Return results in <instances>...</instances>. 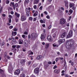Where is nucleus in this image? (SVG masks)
<instances>
[{
  "label": "nucleus",
  "mask_w": 77,
  "mask_h": 77,
  "mask_svg": "<svg viewBox=\"0 0 77 77\" xmlns=\"http://www.w3.org/2000/svg\"><path fill=\"white\" fill-rule=\"evenodd\" d=\"M61 9H62V10H63V11H64V8H63L62 7L61 8Z\"/></svg>",
  "instance_id": "nucleus-60"
},
{
  "label": "nucleus",
  "mask_w": 77,
  "mask_h": 77,
  "mask_svg": "<svg viewBox=\"0 0 77 77\" xmlns=\"http://www.w3.org/2000/svg\"><path fill=\"white\" fill-rule=\"evenodd\" d=\"M53 47H56L57 46V45H56L55 44H53Z\"/></svg>",
  "instance_id": "nucleus-47"
},
{
  "label": "nucleus",
  "mask_w": 77,
  "mask_h": 77,
  "mask_svg": "<svg viewBox=\"0 0 77 77\" xmlns=\"http://www.w3.org/2000/svg\"><path fill=\"white\" fill-rule=\"evenodd\" d=\"M13 34L14 36H15L17 35V32H13L12 33V36L13 35Z\"/></svg>",
  "instance_id": "nucleus-22"
},
{
  "label": "nucleus",
  "mask_w": 77,
  "mask_h": 77,
  "mask_svg": "<svg viewBox=\"0 0 77 77\" xmlns=\"http://www.w3.org/2000/svg\"><path fill=\"white\" fill-rule=\"evenodd\" d=\"M33 7L34 9H36L37 8V7L36 6V5H34Z\"/></svg>",
  "instance_id": "nucleus-34"
},
{
  "label": "nucleus",
  "mask_w": 77,
  "mask_h": 77,
  "mask_svg": "<svg viewBox=\"0 0 77 77\" xmlns=\"http://www.w3.org/2000/svg\"><path fill=\"white\" fill-rule=\"evenodd\" d=\"M9 23H11V19L9 20Z\"/></svg>",
  "instance_id": "nucleus-58"
},
{
  "label": "nucleus",
  "mask_w": 77,
  "mask_h": 77,
  "mask_svg": "<svg viewBox=\"0 0 77 77\" xmlns=\"http://www.w3.org/2000/svg\"><path fill=\"white\" fill-rule=\"evenodd\" d=\"M66 26H67V27H68L69 26V23H67L66 25Z\"/></svg>",
  "instance_id": "nucleus-52"
},
{
  "label": "nucleus",
  "mask_w": 77,
  "mask_h": 77,
  "mask_svg": "<svg viewBox=\"0 0 77 77\" xmlns=\"http://www.w3.org/2000/svg\"><path fill=\"white\" fill-rule=\"evenodd\" d=\"M24 61H25L24 60H22L20 62L21 63H23V62H24Z\"/></svg>",
  "instance_id": "nucleus-38"
},
{
  "label": "nucleus",
  "mask_w": 77,
  "mask_h": 77,
  "mask_svg": "<svg viewBox=\"0 0 77 77\" xmlns=\"http://www.w3.org/2000/svg\"><path fill=\"white\" fill-rule=\"evenodd\" d=\"M29 20H32V19H33V18H32V17H30L29 18Z\"/></svg>",
  "instance_id": "nucleus-42"
},
{
  "label": "nucleus",
  "mask_w": 77,
  "mask_h": 77,
  "mask_svg": "<svg viewBox=\"0 0 77 77\" xmlns=\"http://www.w3.org/2000/svg\"><path fill=\"white\" fill-rule=\"evenodd\" d=\"M47 39L49 42H51L53 41V38H52L51 35H49Z\"/></svg>",
  "instance_id": "nucleus-6"
},
{
  "label": "nucleus",
  "mask_w": 77,
  "mask_h": 77,
  "mask_svg": "<svg viewBox=\"0 0 77 77\" xmlns=\"http://www.w3.org/2000/svg\"><path fill=\"white\" fill-rule=\"evenodd\" d=\"M14 31H17V29H16V28H14V29H13Z\"/></svg>",
  "instance_id": "nucleus-51"
},
{
  "label": "nucleus",
  "mask_w": 77,
  "mask_h": 77,
  "mask_svg": "<svg viewBox=\"0 0 77 77\" xmlns=\"http://www.w3.org/2000/svg\"><path fill=\"white\" fill-rule=\"evenodd\" d=\"M21 20L22 21H24L26 20V17L25 16H22L21 17Z\"/></svg>",
  "instance_id": "nucleus-8"
},
{
  "label": "nucleus",
  "mask_w": 77,
  "mask_h": 77,
  "mask_svg": "<svg viewBox=\"0 0 77 77\" xmlns=\"http://www.w3.org/2000/svg\"><path fill=\"white\" fill-rule=\"evenodd\" d=\"M7 57L8 59H11V58L9 56H7Z\"/></svg>",
  "instance_id": "nucleus-62"
},
{
  "label": "nucleus",
  "mask_w": 77,
  "mask_h": 77,
  "mask_svg": "<svg viewBox=\"0 0 77 77\" xmlns=\"http://www.w3.org/2000/svg\"><path fill=\"white\" fill-rule=\"evenodd\" d=\"M34 72L35 74H37L39 72V68H35L34 69Z\"/></svg>",
  "instance_id": "nucleus-11"
},
{
  "label": "nucleus",
  "mask_w": 77,
  "mask_h": 77,
  "mask_svg": "<svg viewBox=\"0 0 77 77\" xmlns=\"http://www.w3.org/2000/svg\"><path fill=\"white\" fill-rule=\"evenodd\" d=\"M37 66V65H36V64H33V66H32V67L33 68H35V67H36V66Z\"/></svg>",
  "instance_id": "nucleus-28"
},
{
  "label": "nucleus",
  "mask_w": 77,
  "mask_h": 77,
  "mask_svg": "<svg viewBox=\"0 0 77 77\" xmlns=\"http://www.w3.org/2000/svg\"><path fill=\"white\" fill-rule=\"evenodd\" d=\"M50 44L48 43H46L45 44V49H47L49 47Z\"/></svg>",
  "instance_id": "nucleus-13"
},
{
  "label": "nucleus",
  "mask_w": 77,
  "mask_h": 77,
  "mask_svg": "<svg viewBox=\"0 0 77 77\" xmlns=\"http://www.w3.org/2000/svg\"><path fill=\"white\" fill-rule=\"evenodd\" d=\"M38 11H36L35 13L33 14V16L34 17H36V16H37L38 15Z\"/></svg>",
  "instance_id": "nucleus-19"
},
{
  "label": "nucleus",
  "mask_w": 77,
  "mask_h": 77,
  "mask_svg": "<svg viewBox=\"0 0 77 77\" xmlns=\"http://www.w3.org/2000/svg\"><path fill=\"white\" fill-rule=\"evenodd\" d=\"M19 44H23V42H21V41H20L19 42Z\"/></svg>",
  "instance_id": "nucleus-40"
},
{
  "label": "nucleus",
  "mask_w": 77,
  "mask_h": 77,
  "mask_svg": "<svg viewBox=\"0 0 77 77\" xmlns=\"http://www.w3.org/2000/svg\"><path fill=\"white\" fill-rule=\"evenodd\" d=\"M2 15L3 17H5L6 16V14H2Z\"/></svg>",
  "instance_id": "nucleus-53"
},
{
  "label": "nucleus",
  "mask_w": 77,
  "mask_h": 77,
  "mask_svg": "<svg viewBox=\"0 0 77 77\" xmlns=\"http://www.w3.org/2000/svg\"><path fill=\"white\" fill-rule=\"evenodd\" d=\"M39 9L40 10H42V6H41Z\"/></svg>",
  "instance_id": "nucleus-49"
},
{
  "label": "nucleus",
  "mask_w": 77,
  "mask_h": 77,
  "mask_svg": "<svg viewBox=\"0 0 77 77\" xmlns=\"http://www.w3.org/2000/svg\"><path fill=\"white\" fill-rule=\"evenodd\" d=\"M57 68V66H54L53 68L54 69H56Z\"/></svg>",
  "instance_id": "nucleus-54"
},
{
  "label": "nucleus",
  "mask_w": 77,
  "mask_h": 77,
  "mask_svg": "<svg viewBox=\"0 0 77 77\" xmlns=\"http://www.w3.org/2000/svg\"><path fill=\"white\" fill-rule=\"evenodd\" d=\"M9 18H10L11 19V18H12V16H11V15H9Z\"/></svg>",
  "instance_id": "nucleus-43"
},
{
  "label": "nucleus",
  "mask_w": 77,
  "mask_h": 77,
  "mask_svg": "<svg viewBox=\"0 0 77 77\" xmlns=\"http://www.w3.org/2000/svg\"><path fill=\"white\" fill-rule=\"evenodd\" d=\"M7 24L8 25V26H10L11 24H10V23H7Z\"/></svg>",
  "instance_id": "nucleus-61"
},
{
  "label": "nucleus",
  "mask_w": 77,
  "mask_h": 77,
  "mask_svg": "<svg viewBox=\"0 0 77 77\" xmlns=\"http://www.w3.org/2000/svg\"><path fill=\"white\" fill-rule=\"evenodd\" d=\"M40 22L41 23H44V21L42 20H40Z\"/></svg>",
  "instance_id": "nucleus-41"
},
{
  "label": "nucleus",
  "mask_w": 77,
  "mask_h": 77,
  "mask_svg": "<svg viewBox=\"0 0 77 77\" xmlns=\"http://www.w3.org/2000/svg\"><path fill=\"white\" fill-rule=\"evenodd\" d=\"M75 5L74 4L70 3L69 4V6L70 8H72V7H74Z\"/></svg>",
  "instance_id": "nucleus-15"
},
{
  "label": "nucleus",
  "mask_w": 77,
  "mask_h": 77,
  "mask_svg": "<svg viewBox=\"0 0 77 77\" xmlns=\"http://www.w3.org/2000/svg\"><path fill=\"white\" fill-rule=\"evenodd\" d=\"M47 67L48 66H47V65H45V69H47Z\"/></svg>",
  "instance_id": "nucleus-56"
},
{
  "label": "nucleus",
  "mask_w": 77,
  "mask_h": 77,
  "mask_svg": "<svg viewBox=\"0 0 77 77\" xmlns=\"http://www.w3.org/2000/svg\"><path fill=\"white\" fill-rule=\"evenodd\" d=\"M20 70L19 69H18L15 71V75H19V74H20Z\"/></svg>",
  "instance_id": "nucleus-7"
},
{
  "label": "nucleus",
  "mask_w": 77,
  "mask_h": 77,
  "mask_svg": "<svg viewBox=\"0 0 77 77\" xmlns=\"http://www.w3.org/2000/svg\"><path fill=\"white\" fill-rule=\"evenodd\" d=\"M29 52L30 54H33V53L30 51H29Z\"/></svg>",
  "instance_id": "nucleus-36"
},
{
  "label": "nucleus",
  "mask_w": 77,
  "mask_h": 77,
  "mask_svg": "<svg viewBox=\"0 0 77 77\" xmlns=\"http://www.w3.org/2000/svg\"><path fill=\"white\" fill-rule=\"evenodd\" d=\"M47 18H48V19H49L50 18V16L48 15L46 17Z\"/></svg>",
  "instance_id": "nucleus-50"
},
{
  "label": "nucleus",
  "mask_w": 77,
  "mask_h": 77,
  "mask_svg": "<svg viewBox=\"0 0 77 77\" xmlns=\"http://www.w3.org/2000/svg\"><path fill=\"white\" fill-rule=\"evenodd\" d=\"M31 9V8L30 7H28L26 9V12L27 15L29 16V13L30 12V10Z\"/></svg>",
  "instance_id": "nucleus-4"
},
{
  "label": "nucleus",
  "mask_w": 77,
  "mask_h": 77,
  "mask_svg": "<svg viewBox=\"0 0 77 77\" xmlns=\"http://www.w3.org/2000/svg\"><path fill=\"white\" fill-rule=\"evenodd\" d=\"M13 42H16V40H15L14 38H13Z\"/></svg>",
  "instance_id": "nucleus-37"
},
{
  "label": "nucleus",
  "mask_w": 77,
  "mask_h": 77,
  "mask_svg": "<svg viewBox=\"0 0 77 77\" xmlns=\"http://www.w3.org/2000/svg\"><path fill=\"white\" fill-rule=\"evenodd\" d=\"M72 36V31H70L68 35L67 36V38H71Z\"/></svg>",
  "instance_id": "nucleus-5"
},
{
  "label": "nucleus",
  "mask_w": 77,
  "mask_h": 77,
  "mask_svg": "<svg viewBox=\"0 0 77 77\" xmlns=\"http://www.w3.org/2000/svg\"><path fill=\"white\" fill-rule=\"evenodd\" d=\"M19 17H16V18L15 19V20L16 21V23H17L18 21V20H19Z\"/></svg>",
  "instance_id": "nucleus-26"
},
{
  "label": "nucleus",
  "mask_w": 77,
  "mask_h": 77,
  "mask_svg": "<svg viewBox=\"0 0 77 77\" xmlns=\"http://www.w3.org/2000/svg\"><path fill=\"white\" fill-rule=\"evenodd\" d=\"M31 63V61H29L28 63V65H30Z\"/></svg>",
  "instance_id": "nucleus-64"
},
{
  "label": "nucleus",
  "mask_w": 77,
  "mask_h": 77,
  "mask_svg": "<svg viewBox=\"0 0 77 77\" xmlns=\"http://www.w3.org/2000/svg\"><path fill=\"white\" fill-rule=\"evenodd\" d=\"M65 39H61V40H59L58 41V42L60 44H62V43H63V42H65Z\"/></svg>",
  "instance_id": "nucleus-9"
},
{
  "label": "nucleus",
  "mask_w": 77,
  "mask_h": 77,
  "mask_svg": "<svg viewBox=\"0 0 77 77\" xmlns=\"http://www.w3.org/2000/svg\"><path fill=\"white\" fill-rule=\"evenodd\" d=\"M57 54L58 55H60V52H57Z\"/></svg>",
  "instance_id": "nucleus-46"
},
{
  "label": "nucleus",
  "mask_w": 77,
  "mask_h": 77,
  "mask_svg": "<svg viewBox=\"0 0 77 77\" xmlns=\"http://www.w3.org/2000/svg\"><path fill=\"white\" fill-rule=\"evenodd\" d=\"M58 60H59V58H56V59L55 60V61H56V62H57V61H58Z\"/></svg>",
  "instance_id": "nucleus-39"
},
{
  "label": "nucleus",
  "mask_w": 77,
  "mask_h": 77,
  "mask_svg": "<svg viewBox=\"0 0 77 77\" xmlns=\"http://www.w3.org/2000/svg\"><path fill=\"white\" fill-rule=\"evenodd\" d=\"M51 25H49L48 27V29H51Z\"/></svg>",
  "instance_id": "nucleus-31"
},
{
  "label": "nucleus",
  "mask_w": 77,
  "mask_h": 77,
  "mask_svg": "<svg viewBox=\"0 0 77 77\" xmlns=\"http://www.w3.org/2000/svg\"><path fill=\"white\" fill-rule=\"evenodd\" d=\"M66 23V20L64 18H62L60 19V24H64Z\"/></svg>",
  "instance_id": "nucleus-3"
},
{
  "label": "nucleus",
  "mask_w": 77,
  "mask_h": 77,
  "mask_svg": "<svg viewBox=\"0 0 77 77\" xmlns=\"http://www.w3.org/2000/svg\"><path fill=\"white\" fill-rule=\"evenodd\" d=\"M26 75L22 73L20 75V77H25Z\"/></svg>",
  "instance_id": "nucleus-25"
},
{
  "label": "nucleus",
  "mask_w": 77,
  "mask_h": 77,
  "mask_svg": "<svg viewBox=\"0 0 77 77\" xmlns=\"http://www.w3.org/2000/svg\"><path fill=\"white\" fill-rule=\"evenodd\" d=\"M15 14L17 16V18H19L20 17V14H18L17 13L15 12Z\"/></svg>",
  "instance_id": "nucleus-20"
},
{
  "label": "nucleus",
  "mask_w": 77,
  "mask_h": 77,
  "mask_svg": "<svg viewBox=\"0 0 77 77\" xmlns=\"http://www.w3.org/2000/svg\"><path fill=\"white\" fill-rule=\"evenodd\" d=\"M60 60H63V57H60L59 58Z\"/></svg>",
  "instance_id": "nucleus-44"
},
{
  "label": "nucleus",
  "mask_w": 77,
  "mask_h": 77,
  "mask_svg": "<svg viewBox=\"0 0 77 77\" xmlns=\"http://www.w3.org/2000/svg\"><path fill=\"white\" fill-rule=\"evenodd\" d=\"M65 36V33H64L62 35H61V37L62 38H64Z\"/></svg>",
  "instance_id": "nucleus-23"
},
{
  "label": "nucleus",
  "mask_w": 77,
  "mask_h": 77,
  "mask_svg": "<svg viewBox=\"0 0 77 77\" xmlns=\"http://www.w3.org/2000/svg\"><path fill=\"white\" fill-rule=\"evenodd\" d=\"M21 45H18L17 47V49H18L20 48V47H21Z\"/></svg>",
  "instance_id": "nucleus-33"
},
{
  "label": "nucleus",
  "mask_w": 77,
  "mask_h": 77,
  "mask_svg": "<svg viewBox=\"0 0 77 77\" xmlns=\"http://www.w3.org/2000/svg\"><path fill=\"white\" fill-rule=\"evenodd\" d=\"M65 77H68V75L66 74H65V75H64Z\"/></svg>",
  "instance_id": "nucleus-45"
},
{
  "label": "nucleus",
  "mask_w": 77,
  "mask_h": 77,
  "mask_svg": "<svg viewBox=\"0 0 77 77\" xmlns=\"http://www.w3.org/2000/svg\"><path fill=\"white\" fill-rule=\"evenodd\" d=\"M74 72H71L69 73L70 74H74Z\"/></svg>",
  "instance_id": "nucleus-55"
},
{
  "label": "nucleus",
  "mask_w": 77,
  "mask_h": 77,
  "mask_svg": "<svg viewBox=\"0 0 77 77\" xmlns=\"http://www.w3.org/2000/svg\"><path fill=\"white\" fill-rule=\"evenodd\" d=\"M69 12L70 13V14H72V12H73V11H72V9H70L69 11Z\"/></svg>",
  "instance_id": "nucleus-27"
},
{
  "label": "nucleus",
  "mask_w": 77,
  "mask_h": 77,
  "mask_svg": "<svg viewBox=\"0 0 77 77\" xmlns=\"http://www.w3.org/2000/svg\"><path fill=\"white\" fill-rule=\"evenodd\" d=\"M29 45V42L27 40H25L24 41V45L25 47H28Z\"/></svg>",
  "instance_id": "nucleus-10"
},
{
  "label": "nucleus",
  "mask_w": 77,
  "mask_h": 77,
  "mask_svg": "<svg viewBox=\"0 0 77 77\" xmlns=\"http://www.w3.org/2000/svg\"><path fill=\"white\" fill-rule=\"evenodd\" d=\"M45 38V34H42L41 35V39H44Z\"/></svg>",
  "instance_id": "nucleus-12"
},
{
  "label": "nucleus",
  "mask_w": 77,
  "mask_h": 77,
  "mask_svg": "<svg viewBox=\"0 0 77 77\" xmlns=\"http://www.w3.org/2000/svg\"><path fill=\"white\" fill-rule=\"evenodd\" d=\"M22 38H25V35H22Z\"/></svg>",
  "instance_id": "nucleus-57"
},
{
  "label": "nucleus",
  "mask_w": 77,
  "mask_h": 77,
  "mask_svg": "<svg viewBox=\"0 0 77 77\" xmlns=\"http://www.w3.org/2000/svg\"><path fill=\"white\" fill-rule=\"evenodd\" d=\"M37 37V34L35 33H32L31 35L30 38L32 39H35Z\"/></svg>",
  "instance_id": "nucleus-2"
},
{
  "label": "nucleus",
  "mask_w": 77,
  "mask_h": 77,
  "mask_svg": "<svg viewBox=\"0 0 77 77\" xmlns=\"http://www.w3.org/2000/svg\"><path fill=\"white\" fill-rule=\"evenodd\" d=\"M12 48H13L14 50V49H15V48H16V45H13L12 46Z\"/></svg>",
  "instance_id": "nucleus-32"
},
{
  "label": "nucleus",
  "mask_w": 77,
  "mask_h": 77,
  "mask_svg": "<svg viewBox=\"0 0 77 77\" xmlns=\"http://www.w3.org/2000/svg\"><path fill=\"white\" fill-rule=\"evenodd\" d=\"M65 7H66L67 8H68L69 6H68V3L66 2H65Z\"/></svg>",
  "instance_id": "nucleus-18"
},
{
  "label": "nucleus",
  "mask_w": 77,
  "mask_h": 77,
  "mask_svg": "<svg viewBox=\"0 0 77 77\" xmlns=\"http://www.w3.org/2000/svg\"><path fill=\"white\" fill-rule=\"evenodd\" d=\"M42 57V56H41V55H39V56H38L36 59H41V58Z\"/></svg>",
  "instance_id": "nucleus-24"
},
{
  "label": "nucleus",
  "mask_w": 77,
  "mask_h": 77,
  "mask_svg": "<svg viewBox=\"0 0 77 77\" xmlns=\"http://www.w3.org/2000/svg\"><path fill=\"white\" fill-rule=\"evenodd\" d=\"M54 72L57 73V74H58V73L60 72V69H56L54 70Z\"/></svg>",
  "instance_id": "nucleus-14"
},
{
  "label": "nucleus",
  "mask_w": 77,
  "mask_h": 77,
  "mask_svg": "<svg viewBox=\"0 0 77 77\" xmlns=\"http://www.w3.org/2000/svg\"><path fill=\"white\" fill-rule=\"evenodd\" d=\"M39 2V0H34L33 4L35 5V4H38Z\"/></svg>",
  "instance_id": "nucleus-16"
},
{
  "label": "nucleus",
  "mask_w": 77,
  "mask_h": 77,
  "mask_svg": "<svg viewBox=\"0 0 77 77\" xmlns=\"http://www.w3.org/2000/svg\"><path fill=\"white\" fill-rule=\"evenodd\" d=\"M6 4H7V5H8L9 3V1L8 0H6Z\"/></svg>",
  "instance_id": "nucleus-29"
},
{
  "label": "nucleus",
  "mask_w": 77,
  "mask_h": 77,
  "mask_svg": "<svg viewBox=\"0 0 77 77\" xmlns=\"http://www.w3.org/2000/svg\"><path fill=\"white\" fill-rule=\"evenodd\" d=\"M30 1L29 0H25V2H24V3H26V4H28L29 3Z\"/></svg>",
  "instance_id": "nucleus-21"
},
{
  "label": "nucleus",
  "mask_w": 77,
  "mask_h": 77,
  "mask_svg": "<svg viewBox=\"0 0 77 77\" xmlns=\"http://www.w3.org/2000/svg\"><path fill=\"white\" fill-rule=\"evenodd\" d=\"M3 72V70L2 69H0V72Z\"/></svg>",
  "instance_id": "nucleus-63"
},
{
  "label": "nucleus",
  "mask_w": 77,
  "mask_h": 77,
  "mask_svg": "<svg viewBox=\"0 0 77 77\" xmlns=\"http://www.w3.org/2000/svg\"><path fill=\"white\" fill-rule=\"evenodd\" d=\"M13 28V26H11L9 27V29H12Z\"/></svg>",
  "instance_id": "nucleus-35"
},
{
  "label": "nucleus",
  "mask_w": 77,
  "mask_h": 77,
  "mask_svg": "<svg viewBox=\"0 0 77 77\" xmlns=\"http://www.w3.org/2000/svg\"><path fill=\"white\" fill-rule=\"evenodd\" d=\"M48 63L49 64H52V63H51V62H48Z\"/></svg>",
  "instance_id": "nucleus-48"
},
{
  "label": "nucleus",
  "mask_w": 77,
  "mask_h": 77,
  "mask_svg": "<svg viewBox=\"0 0 77 77\" xmlns=\"http://www.w3.org/2000/svg\"><path fill=\"white\" fill-rule=\"evenodd\" d=\"M74 40L72 39H70L69 40V42L66 44V47L67 48H68L71 47L72 45H74Z\"/></svg>",
  "instance_id": "nucleus-1"
},
{
  "label": "nucleus",
  "mask_w": 77,
  "mask_h": 77,
  "mask_svg": "<svg viewBox=\"0 0 77 77\" xmlns=\"http://www.w3.org/2000/svg\"><path fill=\"white\" fill-rule=\"evenodd\" d=\"M71 19V17L70 16L69 17V19H68L69 21V20H70Z\"/></svg>",
  "instance_id": "nucleus-59"
},
{
  "label": "nucleus",
  "mask_w": 77,
  "mask_h": 77,
  "mask_svg": "<svg viewBox=\"0 0 77 77\" xmlns=\"http://www.w3.org/2000/svg\"><path fill=\"white\" fill-rule=\"evenodd\" d=\"M14 6H15V7H16L17 8L18 7V4L17 3L15 4Z\"/></svg>",
  "instance_id": "nucleus-30"
},
{
  "label": "nucleus",
  "mask_w": 77,
  "mask_h": 77,
  "mask_svg": "<svg viewBox=\"0 0 77 77\" xmlns=\"http://www.w3.org/2000/svg\"><path fill=\"white\" fill-rule=\"evenodd\" d=\"M10 6L11 7H13V6H15L14 2H11L10 4Z\"/></svg>",
  "instance_id": "nucleus-17"
}]
</instances>
